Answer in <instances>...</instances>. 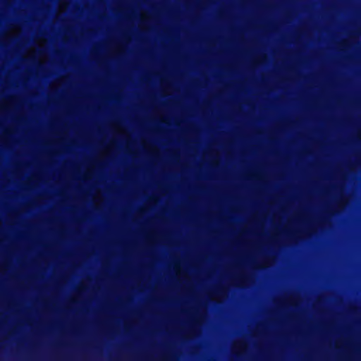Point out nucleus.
<instances>
[{
	"label": "nucleus",
	"mask_w": 361,
	"mask_h": 361,
	"mask_svg": "<svg viewBox=\"0 0 361 361\" xmlns=\"http://www.w3.org/2000/svg\"><path fill=\"white\" fill-rule=\"evenodd\" d=\"M319 83H317V89ZM319 101L317 100V136L319 135ZM319 173V141L317 140V173ZM319 179L317 178V226H361V222H324L319 214Z\"/></svg>",
	"instance_id": "nucleus-2"
},
{
	"label": "nucleus",
	"mask_w": 361,
	"mask_h": 361,
	"mask_svg": "<svg viewBox=\"0 0 361 361\" xmlns=\"http://www.w3.org/2000/svg\"><path fill=\"white\" fill-rule=\"evenodd\" d=\"M361 231V227H317V255L319 254V238L325 231ZM319 278V259H317V279ZM319 295L317 294V306Z\"/></svg>",
	"instance_id": "nucleus-3"
},
{
	"label": "nucleus",
	"mask_w": 361,
	"mask_h": 361,
	"mask_svg": "<svg viewBox=\"0 0 361 361\" xmlns=\"http://www.w3.org/2000/svg\"><path fill=\"white\" fill-rule=\"evenodd\" d=\"M306 231L310 235V361H316V227H172V231Z\"/></svg>",
	"instance_id": "nucleus-1"
}]
</instances>
